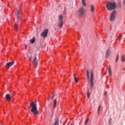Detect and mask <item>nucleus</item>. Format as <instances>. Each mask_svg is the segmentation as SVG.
<instances>
[{"mask_svg": "<svg viewBox=\"0 0 125 125\" xmlns=\"http://www.w3.org/2000/svg\"><path fill=\"white\" fill-rule=\"evenodd\" d=\"M5 98L7 101H9L12 99V96H11L10 94H6L5 96Z\"/></svg>", "mask_w": 125, "mask_h": 125, "instance_id": "nucleus-11", "label": "nucleus"}, {"mask_svg": "<svg viewBox=\"0 0 125 125\" xmlns=\"http://www.w3.org/2000/svg\"><path fill=\"white\" fill-rule=\"evenodd\" d=\"M28 108H31V111L34 115H38L40 114V112L38 110L37 104L34 102H32L30 103V104L28 106Z\"/></svg>", "mask_w": 125, "mask_h": 125, "instance_id": "nucleus-1", "label": "nucleus"}, {"mask_svg": "<svg viewBox=\"0 0 125 125\" xmlns=\"http://www.w3.org/2000/svg\"><path fill=\"white\" fill-rule=\"evenodd\" d=\"M33 63L34 67L35 68H37V65L38 64V60H37V58L36 57H35L34 58L33 60Z\"/></svg>", "mask_w": 125, "mask_h": 125, "instance_id": "nucleus-6", "label": "nucleus"}, {"mask_svg": "<svg viewBox=\"0 0 125 125\" xmlns=\"http://www.w3.org/2000/svg\"><path fill=\"white\" fill-rule=\"evenodd\" d=\"M62 19H63L62 15H60V16H59L60 21H62Z\"/></svg>", "mask_w": 125, "mask_h": 125, "instance_id": "nucleus-22", "label": "nucleus"}, {"mask_svg": "<svg viewBox=\"0 0 125 125\" xmlns=\"http://www.w3.org/2000/svg\"><path fill=\"white\" fill-rule=\"evenodd\" d=\"M14 64V62H9L8 63H6V66L8 67V69L12 65H13V64Z\"/></svg>", "mask_w": 125, "mask_h": 125, "instance_id": "nucleus-10", "label": "nucleus"}, {"mask_svg": "<svg viewBox=\"0 0 125 125\" xmlns=\"http://www.w3.org/2000/svg\"><path fill=\"white\" fill-rule=\"evenodd\" d=\"M90 95V93L89 92V90H88V91L87 92V97H88V98H89Z\"/></svg>", "mask_w": 125, "mask_h": 125, "instance_id": "nucleus-25", "label": "nucleus"}, {"mask_svg": "<svg viewBox=\"0 0 125 125\" xmlns=\"http://www.w3.org/2000/svg\"><path fill=\"white\" fill-rule=\"evenodd\" d=\"M93 73L92 71H91V88H92L93 87L94 85V83H93Z\"/></svg>", "mask_w": 125, "mask_h": 125, "instance_id": "nucleus-8", "label": "nucleus"}, {"mask_svg": "<svg viewBox=\"0 0 125 125\" xmlns=\"http://www.w3.org/2000/svg\"><path fill=\"white\" fill-rule=\"evenodd\" d=\"M15 28L17 31L19 30L18 25H17V24H16V23L15 24Z\"/></svg>", "mask_w": 125, "mask_h": 125, "instance_id": "nucleus-23", "label": "nucleus"}, {"mask_svg": "<svg viewBox=\"0 0 125 125\" xmlns=\"http://www.w3.org/2000/svg\"><path fill=\"white\" fill-rule=\"evenodd\" d=\"M21 10H20V9L17 10L15 15L18 21H19V20L20 18V16L21 15Z\"/></svg>", "mask_w": 125, "mask_h": 125, "instance_id": "nucleus-5", "label": "nucleus"}, {"mask_svg": "<svg viewBox=\"0 0 125 125\" xmlns=\"http://www.w3.org/2000/svg\"><path fill=\"white\" fill-rule=\"evenodd\" d=\"M48 31V29H45V30H44V31H43V32L41 33V36L45 38L47 36Z\"/></svg>", "mask_w": 125, "mask_h": 125, "instance_id": "nucleus-7", "label": "nucleus"}, {"mask_svg": "<svg viewBox=\"0 0 125 125\" xmlns=\"http://www.w3.org/2000/svg\"><path fill=\"white\" fill-rule=\"evenodd\" d=\"M110 49H108L105 53V58L106 59H108L109 57L110 56Z\"/></svg>", "mask_w": 125, "mask_h": 125, "instance_id": "nucleus-9", "label": "nucleus"}, {"mask_svg": "<svg viewBox=\"0 0 125 125\" xmlns=\"http://www.w3.org/2000/svg\"><path fill=\"white\" fill-rule=\"evenodd\" d=\"M94 10H95L94 6H93V5H91L90 6V11H91V12H94Z\"/></svg>", "mask_w": 125, "mask_h": 125, "instance_id": "nucleus-12", "label": "nucleus"}, {"mask_svg": "<svg viewBox=\"0 0 125 125\" xmlns=\"http://www.w3.org/2000/svg\"><path fill=\"white\" fill-rule=\"evenodd\" d=\"M121 60L122 62H125V56H122L121 57Z\"/></svg>", "mask_w": 125, "mask_h": 125, "instance_id": "nucleus-15", "label": "nucleus"}, {"mask_svg": "<svg viewBox=\"0 0 125 125\" xmlns=\"http://www.w3.org/2000/svg\"><path fill=\"white\" fill-rule=\"evenodd\" d=\"M122 34H120L119 37V40H121L122 39Z\"/></svg>", "mask_w": 125, "mask_h": 125, "instance_id": "nucleus-29", "label": "nucleus"}, {"mask_svg": "<svg viewBox=\"0 0 125 125\" xmlns=\"http://www.w3.org/2000/svg\"><path fill=\"white\" fill-rule=\"evenodd\" d=\"M31 59H32L31 57H30L29 60H31Z\"/></svg>", "mask_w": 125, "mask_h": 125, "instance_id": "nucleus-31", "label": "nucleus"}, {"mask_svg": "<svg viewBox=\"0 0 125 125\" xmlns=\"http://www.w3.org/2000/svg\"><path fill=\"white\" fill-rule=\"evenodd\" d=\"M84 13V11L83 10V7H81L79 10H78V16L80 18H82L83 16Z\"/></svg>", "mask_w": 125, "mask_h": 125, "instance_id": "nucleus-4", "label": "nucleus"}, {"mask_svg": "<svg viewBox=\"0 0 125 125\" xmlns=\"http://www.w3.org/2000/svg\"><path fill=\"white\" fill-rule=\"evenodd\" d=\"M104 96L106 97V95H107V92H104Z\"/></svg>", "mask_w": 125, "mask_h": 125, "instance_id": "nucleus-30", "label": "nucleus"}, {"mask_svg": "<svg viewBox=\"0 0 125 125\" xmlns=\"http://www.w3.org/2000/svg\"><path fill=\"white\" fill-rule=\"evenodd\" d=\"M59 125V119H56V121H55V123L54 124V125Z\"/></svg>", "mask_w": 125, "mask_h": 125, "instance_id": "nucleus-16", "label": "nucleus"}, {"mask_svg": "<svg viewBox=\"0 0 125 125\" xmlns=\"http://www.w3.org/2000/svg\"><path fill=\"white\" fill-rule=\"evenodd\" d=\"M105 7L108 10H114L116 7V4L115 1H108L105 5Z\"/></svg>", "mask_w": 125, "mask_h": 125, "instance_id": "nucleus-2", "label": "nucleus"}, {"mask_svg": "<svg viewBox=\"0 0 125 125\" xmlns=\"http://www.w3.org/2000/svg\"><path fill=\"white\" fill-rule=\"evenodd\" d=\"M73 78H74V81L76 82V83L78 82V79H77V78L76 77L75 75H74V76H73Z\"/></svg>", "mask_w": 125, "mask_h": 125, "instance_id": "nucleus-27", "label": "nucleus"}, {"mask_svg": "<svg viewBox=\"0 0 125 125\" xmlns=\"http://www.w3.org/2000/svg\"><path fill=\"white\" fill-rule=\"evenodd\" d=\"M86 72L87 73V79H88V80H89V71L88 70H87Z\"/></svg>", "mask_w": 125, "mask_h": 125, "instance_id": "nucleus-19", "label": "nucleus"}, {"mask_svg": "<svg viewBox=\"0 0 125 125\" xmlns=\"http://www.w3.org/2000/svg\"><path fill=\"white\" fill-rule=\"evenodd\" d=\"M63 24V21H60V23L59 24V26L60 28H62V27Z\"/></svg>", "mask_w": 125, "mask_h": 125, "instance_id": "nucleus-13", "label": "nucleus"}, {"mask_svg": "<svg viewBox=\"0 0 125 125\" xmlns=\"http://www.w3.org/2000/svg\"><path fill=\"white\" fill-rule=\"evenodd\" d=\"M101 105H99V107L98 108V114L100 113V109H101Z\"/></svg>", "mask_w": 125, "mask_h": 125, "instance_id": "nucleus-26", "label": "nucleus"}, {"mask_svg": "<svg viewBox=\"0 0 125 125\" xmlns=\"http://www.w3.org/2000/svg\"><path fill=\"white\" fill-rule=\"evenodd\" d=\"M70 125H74V124H70Z\"/></svg>", "mask_w": 125, "mask_h": 125, "instance_id": "nucleus-32", "label": "nucleus"}, {"mask_svg": "<svg viewBox=\"0 0 125 125\" xmlns=\"http://www.w3.org/2000/svg\"><path fill=\"white\" fill-rule=\"evenodd\" d=\"M55 96L56 95L54 93H52V97L51 98V99L53 100Z\"/></svg>", "mask_w": 125, "mask_h": 125, "instance_id": "nucleus-28", "label": "nucleus"}, {"mask_svg": "<svg viewBox=\"0 0 125 125\" xmlns=\"http://www.w3.org/2000/svg\"><path fill=\"white\" fill-rule=\"evenodd\" d=\"M57 105V99L54 101V107L55 108Z\"/></svg>", "mask_w": 125, "mask_h": 125, "instance_id": "nucleus-21", "label": "nucleus"}, {"mask_svg": "<svg viewBox=\"0 0 125 125\" xmlns=\"http://www.w3.org/2000/svg\"><path fill=\"white\" fill-rule=\"evenodd\" d=\"M125 4V2H124V4Z\"/></svg>", "mask_w": 125, "mask_h": 125, "instance_id": "nucleus-33", "label": "nucleus"}, {"mask_svg": "<svg viewBox=\"0 0 125 125\" xmlns=\"http://www.w3.org/2000/svg\"><path fill=\"white\" fill-rule=\"evenodd\" d=\"M116 11H113V12H112L110 15V18L109 20L111 21H113L115 18H116Z\"/></svg>", "mask_w": 125, "mask_h": 125, "instance_id": "nucleus-3", "label": "nucleus"}, {"mask_svg": "<svg viewBox=\"0 0 125 125\" xmlns=\"http://www.w3.org/2000/svg\"><path fill=\"white\" fill-rule=\"evenodd\" d=\"M65 123H64L63 125H65Z\"/></svg>", "mask_w": 125, "mask_h": 125, "instance_id": "nucleus-34", "label": "nucleus"}, {"mask_svg": "<svg viewBox=\"0 0 125 125\" xmlns=\"http://www.w3.org/2000/svg\"><path fill=\"white\" fill-rule=\"evenodd\" d=\"M35 42V37H33V38L30 40V42L31 43H34Z\"/></svg>", "mask_w": 125, "mask_h": 125, "instance_id": "nucleus-18", "label": "nucleus"}, {"mask_svg": "<svg viewBox=\"0 0 125 125\" xmlns=\"http://www.w3.org/2000/svg\"><path fill=\"white\" fill-rule=\"evenodd\" d=\"M82 4H83V6H86V3L85 2V0H82Z\"/></svg>", "mask_w": 125, "mask_h": 125, "instance_id": "nucleus-20", "label": "nucleus"}, {"mask_svg": "<svg viewBox=\"0 0 125 125\" xmlns=\"http://www.w3.org/2000/svg\"><path fill=\"white\" fill-rule=\"evenodd\" d=\"M89 119L87 118L85 121V125H87V123H88Z\"/></svg>", "mask_w": 125, "mask_h": 125, "instance_id": "nucleus-24", "label": "nucleus"}, {"mask_svg": "<svg viewBox=\"0 0 125 125\" xmlns=\"http://www.w3.org/2000/svg\"><path fill=\"white\" fill-rule=\"evenodd\" d=\"M112 72L111 69L110 68H109L108 69V75H109V76H112Z\"/></svg>", "mask_w": 125, "mask_h": 125, "instance_id": "nucleus-14", "label": "nucleus"}, {"mask_svg": "<svg viewBox=\"0 0 125 125\" xmlns=\"http://www.w3.org/2000/svg\"><path fill=\"white\" fill-rule=\"evenodd\" d=\"M119 54H117L116 59H115V62H117L119 61Z\"/></svg>", "mask_w": 125, "mask_h": 125, "instance_id": "nucleus-17", "label": "nucleus"}]
</instances>
